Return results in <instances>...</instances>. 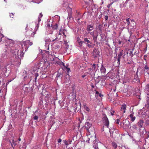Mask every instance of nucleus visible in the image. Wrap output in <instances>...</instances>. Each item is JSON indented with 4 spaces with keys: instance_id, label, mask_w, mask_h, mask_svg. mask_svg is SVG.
<instances>
[{
    "instance_id": "1",
    "label": "nucleus",
    "mask_w": 149,
    "mask_h": 149,
    "mask_svg": "<svg viewBox=\"0 0 149 149\" xmlns=\"http://www.w3.org/2000/svg\"><path fill=\"white\" fill-rule=\"evenodd\" d=\"M139 130L141 138L146 139L149 137V135L147 133L145 128L139 129Z\"/></svg>"
},
{
    "instance_id": "2",
    "label": "nucleus",
    "mask_w": 149,
    "mask_h": 149,
    "mask_svg": "<svg viewBox=\"0 0 149 149\" xmlns=\"http://www.w3.org/2000/svg\"><path fill=\"white\" fill-rule=\"evenodd\" d=\"M85 128L90 133L91 132H93L94 130V127L92 126V124L88 122L85 123Z\"/></svg>"
},
{
    "instance_id": "3",
    "label": "nucleus",
    "mask_w": 149,
    "mask_h": 149,
    "mask_svg": "<svg viewBox=\"0 0 149 149\" xmlns=\"http://www.w3.org/2000/svg\"><path fill=\"white\" fill-rule=\"evenodd\" d=\"M84 43L89 48H93L95 46V44L89 40L87 38H85L84 39Z\"/></svg>"
},
{
    "instance_id": "4",
    "label": "nucleus",
    "mask_w": 149,
    "mask_h": 149,
    "mask_svg": "<svg viewBox=\"0 0 149 149\" xmlns=\"http://www.w3.org/2000/svg\"><path fill=\"white\" fill-rule=\"evenodd\" d=\"M104 116L102 118V120L104 125L106 126L107 128H109V122L107 117L106 115L104 114H103Z\"/></svg>"
},
{
    "instance_id": "5",
    "label": "nucleus",
    "mask_w": 149,
    "mask_h": 149,
    "mask_svg": "<svg viewBox=\"0 0 149 149\" xmlns=\"http://www.w3.org/2000/svg\"><path fill=\"white\" fill-rule=\"evenodd\" d=\"M143 73L145 76H149V67L147 65L143 69Z\"/></svg>"
},
{
    "instance_id": "6",
    "label": "nucleus",
    "mask_w": 149,
    "mask_h": 149,
    "mask_svg": "<svg viewBox=\"0 0 149 149\" xmlns=\"http://www.w3.org/2000/svg\"><path fill=\"white\" fill-rule=\"evenodd\" d=\"M100 71L102 76H104L106 74V69L103 65L102 64L100 68Z\"/></svg>"
},
{
    "instance_id": "7",
    "label": "nucleus",
    "mask_w": 149,
    "mask_h": 149,
    "mask_svg": "<svg viewBox=\"0 0 149 149\" xmlns=\"http://www.w3.org/2000/svg\"><path fill=\"white\" fill-rule=\"evenodd\" d=\"M99 52L98 50L96 48H94L93 52V55L94 58L97 57L99 55Z\"/></svg>"
},
{
    "instance_id": "8",
    "label": "nucleus",
    "mask_w": 149,
    "mask_h": 149,
    "mask_svg": "<svg viewBox=\"0 0 149 149\" xmlns=\"http://www.w3.org/2000/svg\"><path fill=\"white\" fill-rule=\"evenodd\" d=\"M143 123L144 121L143 120H139L137 123V125L139 127V129H142L144 128V127H143Z\"/></svg>"
},
{
    "instance_id": "9",
    "label": "nucleus",
    "mask_w": 149,
    "mask_h": 149,
    "mask_svg": "<svg viewBox=\"0 0 149 149\" xmlns=\"http://www.w3.org/2000/svg\"><path fill=\"white\" fill-rule=\"evenodd\" d=\"M124 53V51L123 50H120L118 56L117 63L119 64H120V59L121 58V56H122Z\"/></svg>"
},
{
    "instance_id": "10",
    "label": "nucleus",
    "mask_w": 149,
    "mask_h": 149,
    "mask_svg": "<svg viewBox=\"0 0 149 149\" xmlns=\"http://www.w3.org/2000/svg\"><path fill=\"white\" fill-rule=\"evenodd\" d=\"M94 29V25L93 24L88 25L87 26L86 30L88 33H90V31L93 30Z\"/></svg>"
},
{
    "instance_id": "11",
    "label": "nucleus",
    "mask_w": 149,
    "mask_h": 149,
    "mask_svg": "<svg viewBox=\"0 0 149 149\" xmlns=\"http://www.w3.org/2000/svg\"><path fill=\"white\" fill-rule=\"evenodd\" d=\"M123 125L127 127L129 129L131 128V126L130 125V123L127 120H125V122L123 123Z\"/></svg>"
},
{
    "instance_id": "12",
    "label": "nucleus",
    "mask_w": 149,
    "mask_h": 149,
    "mask_svg": "<svg viewBox=\"0 0 149 149\" xmlns=\"http://www.w3.org/2000/svg\"><path fill=\"white\" fill-rule=\"evenodd\" d=\"M24 90V92L26 93H28L30 90L29 86V85H25L23 88Z\"/></svg>"
},
{
    "instance_id": "13",
    "label": "nucleus",
    "mask_w": 149,
    "mask_h": 149,
    "mask_svg": "<svg viewBox=\"0 0 149 149\" xmlns=\"http://www.w3.org/2000/svg\"><path fill=\"white\" fill-rule=\"evenodd\" d=\"M137 74V72H136V74L134 76V81L136 82L139 83L140 80L138 77V75Z\"/></svg>"
},
{
    "instance_id": "14",
    "label": "nucleus",
    "mask_w": 149,
    "mask_h": 149,
    "mask_svg": "<svg viewBox=\"0 0 149 149\" xmlns=\"http://www.w3.org/2000/svg\"><path fill=\"white\" fill-rule=\"evenodd\" d=\"M145 119L146 121L145 122V125L146 126L149 125V115L146 116Z\"/></svg>"
},
{
    "instance_id": "15",
    "label": "nucleus",
    "mask_w": 149,
    "mask_h": 149,
    "mask_svg": "<svg viewBox=\"0 0 149 149\" xmlns=\"http://www.w3.org/2000/svg\"><path fill=\"white\" fill-rule=\"evenodd\" d=\"M98 68V65L97 64H94L92 66V70L96 72Z\"/></svg>"
},
{
    "instance_id": "16",
    "label": "nucleus",
    "mask_w": 149,
    "mask_h": 149,
    "mask_svg": "<svg viewBox=\"0 0 149 149\" xmlns=\"http://www.w3.org/2000/svg\"><path fill=\"white\" fill-rule=\"evenodd\" d=\"M43 96L45 97H48L49 95V93L48 92L46 91L45 92H43L42 93Z\"/></svg>"
},
{
    "instance_id": "17",
    "label": "nucleus",
    "mask_w": 149,
    "mask_h": 149,
    "mask_svg": "<svg viewBox=\"0 0 149 149\" xmlns=\"http://www.w3.org/2000/svg\"><path fill=\"white\" fill-rule=\"evenodd\" d=\"M132 113L131 112V114L130 115V117L131 118V121L133 122L135 120L136 117L133 116L134 113L132 112Z\"/></svg>"
},
{
    "instance_id": "18",
    "label": "nucleus",
    "mask_w": 149,
    "mask_h": 149,
    "mask_svg": "<svg viewBox=\"0 0 149 149\" xmlns=\"http://www.w3.org/2000/svg\"><path fill=\"white\" fill-rule=\"evenodd\" d=\"M126 109V106L125 104L121 106V111H123V113H125V110Z\"/></svg>"
},
{
    "instance_id": "19",
    "label": "nucleus",
    "mask_w": 149,
    "mask_h": 149,
    "mask_svg": "<svg viewBox=\"0 0 149 149\" xmlns=\"http://www.w3.org/2000/svg\"><path fill=\"white\" fill-rule=\"evenodd\" d=\"M56 63L60 65V66L61 67L63 66H65L64 63L60 60L56 61Z\"/></svg>"
},
{
    "instance_id": "20",
    "label": "nucleus",
    "mask_w": 149,
    "mask_h": 149,
    "mask_svg": "<svg viewBox=\"0 0 149 149\" xmlns=\"http://www.w3.org/2000/svg\"><path fill=\"white\" fill-rule=\"evenodd\" d=\"M15 142L14 141V140H12V141H10V143H11V145L12 147L14 149V147L16 145V143H15Z\"/></svg>"
},
{
    "instance_id": "21",
    "label": "nucleus",
    "mask_w": 149,
    "mask_h": 149,
    "mask_svg": "<svg viewBox=\"0 0 149 149\" xmlns=\"http://www.w3.org/2000/svg\"><path fill=\"white\" fill-rule=\"evenodd\" d=\"M98 36V33L96 35H94L92 36L93 40L94 42H95L97 40V37Z\"/></svg>"
},
{
    "instance_id": "22",
    "label": "nucleus",
    "mask_w": 149,
    "mask_h": 149,
    "mask_svg": "<svg viewBox=\"0 0 149 149\" xmlns=\"http://www.w3.org/2000/svg\"><path fill=\"white\" fill-rule=\"evenodd\" d=\"M64 45H65V47L67 49H68L69 45H68V42L66 40H65L64 41Z\"/></svg>"
},
{
    "instance_id": "23",
    "label": "nucleus",
    "mask_w": 149,
    "mask_h": 149,
    "mask_svg": "<svg viewBox=\"0 0 149 149\" xmlns=\"http://www.w3.org/2000/svg\"><path fill=\"white\" fill-rule=\"evenodd\" d=\"M37 70H38V71H36H36L37 73H35V74L34 75L35 77V78H34V81H35V82H36V80L37 79V77H38L39 75L37 73V72L38 71V69H37Z\"/></svg>"
},
{
    "instance_id": "24",
    "label": "nucleus",
    "mask_w": 149,
    "mask_h": 149,
    "mask_svg": "<svg viewBox=\"0 0 149 149\" xmlns=\"http://www.w3.org/2000/svg\"><path fill=\"white\" fill-rule=\"evenodd\" d=\"M42 16L43 15L42 14V13H40V15H39L38 18V22H39L41 21V18L42 17Z\"/></svg>"
},
{
    "instance_id": "25",
    "label": "nucleus",
    "mask_w": 149,
    "mask_h": 149,
    "mask_svg": "<svg viewBox=\"0 0 149 149\" xmlns=\"http://www.w3.org/2000/svg\"><path fill=\"white\" fill-rule=\"evenodd\" d=\"M52 27L54 29H56L58 28V26L57 24H55L54 25H52Z\"/></svg>"
},
{
    "instance_id": "26",
    "label": "nucleus",
    "mask_w": 149,
    "mask_h": 149,
    "mask_svg": "<svg viewBox=\"0 0 149 149\" xmlns=\"http://www.w3.org/2000/svg\"><path fill=\"white\" fill-rule=\"evenodd\" d=\"M93 147L94 148V149H99L98 147V143H95L93 145Z\"/></svg>"
},
{
    "instance_id": "27",
    "label": "nucleus",
    "mask_w": 149,
    "mask_h": 149,
    "mask_svg": "<svg viewBox=\"0 0 149 149\" xmlns=\"http://www.w3.org/2000/svg\"><path fill=\"white\" fill-rule=\"evenodd\" d=\"M132 127L134 129L136 130V131L138 130V127L136 125L134 124L133 125Z\"/></svg>"
},
{
    "instance_id": "28",
    "label": "nucleus",
    "mask_w": 149,
    "mask_h": 149,
    "mask_svg": "<svg viewBox=\"0 0 149 149\" xmlns=\"http://www.w3.org/2000/svg\"><path fill=\"white\" fill-rule=\"evenodd\" d=\"M112 145L114 149H116L117 148V145L116 143L115 142H113L112 143Z\"/></svg>"
},
{
    "instance_id": "29",
    "label": "nucleus",
    "mask_w": 149,
    "mask_h": 149,
    "mask_svg": "<svg viewBox=\"0 0 149 149\" xmlns=\"http://www.w3.org/2000/svg\"><path fill=\"white\" fill-rule=\"evenodd\" d=\"M26 43L29 45L30 46H31L33 45V43L32 42H31L30 40H28L26 42Z\"/></svg>"
},
{
    "instance_id": "30",
    "label": "nucleus",
    "mask_w": 149,
    "mask_h": 149,
    "mask_svg": "<svg viewBox=\"0 0 149 149\" xmlns=\"http://www.w3.org/2000/svg\"><path fill=\"white\" fill-rule=\"evenodd\" d=\"M118 0H112V1H113L111 3H110L108 5H107V8H109L112 5V4L114 2H115V1H116Z\"/></svg>"
},
{
    "instance_id": "31",
    "label": "nucleus",
    "mask_w": 149,
    "mask_h": 149,
    "mask_svg": "<svg viewBox=\"0 0 149 149\" xmlns=\"http://www.w3.org/2000/svg\"><path fill=\"white\" fill-rule=\"evenodd\" d=\"M84 109L88 112H89V111L90 110L89 108L85 105L84 106Z\"/></svg>"
},
{
    "instance_id": "32",
    "label": "nucleus",
    "mask_w": 149,
    "mask_h": 149,
    "mask_svg": "<svg viewBox=\"0 0 149 149\" xmlns=\"http://www.w3.org/2000/svg\"><path fill=\"white\" fill-rule=\"evenodd\" d=\"M131 19L130 18H128L126 20V22L127 23L128 25H129L130 24V20Z\"/></svg>"
},
{
    "instance_id": "33",
    "label": "nucleus",
    "mask_w": 149,
    "mask_h": 149,
    "mask_svg": "<svg viewBox=\"0 0 149 149\" xmlns=\"http://www.w3.org/2000/svg\"><path fill=\"white\" fill-rule=\"evenodd\" d=\"M30 32L31 33L30 36L31 37H34V35L36 33V32L31 31H30Z\"/></svg>"
},
{
    "instance_id": "34",
    "label": "nucleus",
    "mask_w": 149,
    "mask_h": 149,
    "mask_svg": "<svg viewBox=\"0 0 149 149\" xmlns=\"http://www.w3.org/2000/svg\"><path fill=\"white\" fill-rule=\"evenodd\" d=\"M78 42L79 45L81 47L82 46V44L84 43V41H79V40H78Z\"/></svg>"
},
{
    "instance_id": "35",
    "label": "nucleus",
    "mask_w": 149,
    "mask_h": 149,
    "mask_svg": "<svg viewBox=\"0 0 149 149\" xmlns=\"http://www.w3.org/2000/svg\"><path fill=\"white\" fill-rule=\"evenodd\" d=\"M64 144L66 146V147L69 145V143H68V141L67 140H65L64 141Z\"/></svg>"
},
{
    "instance_id": "36",
    "label": "nucleus",
    "mask_w": 149,
    "mask_h": 149,
    "mask_svg": "<svg viewBox=\"0 0 149 149\" xmlns=\"http://www.w3.org/2000/svg\"><path fill=\"white\" fill-rule=\"evenodd\" d=\"M145 90L149 92V84H148L146 85V87Z\"/></svg>"
},
{
    "instance_id": "37",
    "label": "nucleus",
    "mask_w": 149,
    "mask_h": 149,
    "mask_svg": "<svg viewBox=\"0 0 149 149\" xmlns=\"http://www.w3.org/2000/svg\"><path fill=\"white\" fill-rule=\"evenodd\" d=\"M66 31V30L65 29H63V31L62 30V32L63 34V35L65 36H66V35H65V32Z\"/></svg>"
},
{
    "instance_id": "38",
    "label": "nucleus",
    "mask_w": 149,
    "mask_h": 149,
    "mask_svg": "<svg viewBox=\"0 0 149 149\" xmlns=\"http://www.w3.org/2000/svg\"><path fill=\"white\" fill-rule=\"evenodd\" d=\"M61 73H58L56 76V78H59L61 77Z\"/></svg>"
},
{
    "instance_id": "39",
    "label": "nucleus",
    "mask_w": 149,
    "mask_h": 149,
    "mask_svg": "<svg viewBox=\"0 0 149 149\" xmlns=\"http://www.w3.org/2000/svg\"><path fill=\"white\" fill-rule=\"evenodd\" d=\"M80 16H81V15L79 13H78L75 16V19H77V18H78V17H80Z\"/></svg>"
},
{
    "instance_id": "40",
    "label": "nucleus",
    "mask_w": 149,
    "mask_h": 149,
    "mask_svg": "<svg viewBox=\"0 0 149 149\" xmlns=\"http://www.w3.org/2000/svg\"><path fill=\"white\" fill-rule=\"evenodd\" d=\"M38 24L37 26H36L35 27L34 30V32H36L38 30Z\"/></svg>"
},
{
    "instance_id": "41",
    "label": "nucleus",
    "mask_w": 149,
    "mask_h": 149,
    "mask_svg": "<svg viewBox=\"0 0 149 149\" xmlns=\"http://www.w3.org/2000/svg\"><path fill=\"white\" fill-rule=\"evenodd\" d=\"M9 14H10V17L13 18V16H14V15L15 13H9Z\"/></svg>"
},
{
    "instance_id": "42",
    "label": "nucleus",
    "mask_w": 149,
    "mask_h": 149,
    "mask_svg": "<svg viewBox=\"0 0 149 149\" xmlns=\"http://www.w3.org/2000/svg\"><path fill=\"white\" fill-rule=\"evenodd\" d=\"M146 106L148 109H149V101H147V104H146Z\"/></svg>"
},
{
    "instance_id": "43",
    "label": "nucleus",
    "mask_w": 149,
    "mask_h": 149,
    "mask_svg": "<svg viewBox=\"0 0 149 149\" xmlns=\"http://www.w3.org/2000/svg\"><path fill=\"white\" fill-rule=\"evenodd\" d=\"M64 101H62L61 102V104H60V106L61 107H63L64 106Z\"/></svg>"
},
{
    "instance_id": "44",
    "label": "nucleus",
    "mask_w": 149,
    "mask_h": 149,
    "mask_svg": "<svg viewBox=\"0 0 149 149\" xmlns=\"http://www.w3.org/2000/svg\"><path fill=\"white\" fill-rule=\"evenodd\" d=\"M102 26L101 25H100V24L99 25L98 28H99V29L100 30V31H102Z\"/></svg>"
},
{
    "instance_id": "45",
    "label": "nucleus",
    "mask_w": 149,
    "mask_h": 149,
    "mask_svg": "<svg viewBox=\"0 0 149 149\" xmlns=\"http://www.w3.org/2000/svg\"><path fill=\"white\" fill-rule=\"evenodd\" d=\"M38 116H35L33 117V119L35 120H38Z\"/></svg>"
},
{
    "instance_id": "46",
    "label": "nucleus",
    "mask_w": 149,
    "mask_h": 149,
    "mask_svg": "<svg viewBox=\"0 0 149 149\" xmlns=\"http://www.w3.org/2000/svg\"><path fill=\"white\" fill-rule=\"evenodd\" d=\"M89 33L90 34V35H91V36H92L94 35V31H93L92 32H90V33Z\"/></svg>"
},
{
    "instance_id": "47",
    "label": "nucleus",
    "mask_w": 149,
    "mask_h": 149,
    "mask_svg": "<svg viewBox=\"0 0 149 149\" xmlns=\"http://www.w3.org/2000/svg\"><path fill=\"white\" fill-rule=\"evenodd\" d=\"M120 120L119 119H117L116 121V123L117 124H119V121Z\"/></svg>"
},
{
    "instance_id": "48",
    "label": "nucleus",
    "mask_w": 149,
    "mask_h": 149,
    "mask_svg": "<svg viewBox=\"0 0 149 149\" xmlns=\"http://www.w3.org/2000/svg\"><path fill=\"white\" fill-rule=\"evenodd\" d=\"M109 132L110 134H113V131L112 129H110V128H109Z\"/></svg>"
},
{
    "instance_id": "49",
    "label": "nucleus",
    "mask_w": 149,
    "mask_h": 149,
    "mask_svg": "<svg viewBox=\"0 0 149 149\" xmlns=\"http://www.w3.org/2000/svg\"><path fill=\"white\" fill-rule=\"evenodd\" d=\"M68 65H67V66L66 67L65 66H64L65 68H66L67 70V71L68 72L70 70V69L69 68H68Z\"/></svg>"
},
{
    "instance_id": "50",
    "label": "nucleus",
    "mask_w": 149,
    "mask_h": 149,
    "mask_svg": "<svg viewBox=\"0 0 149 149\" xmlns=\"http://www.w3.org/2000/svg\"><path fill=\"white\" fill-rule=\"evenodd\" d=\"M68 141V143H69V144H71L72 142V140L69 139L67 141Z\"/></svg>"
},
{
    "instance_id": "51",
    "label": "nucleus",
    "mask_w": 149,
    "mask_h": 149,
    "mask_svg": "<svg viewBox=\"0 0 149 149\" xmlns=\"http://www.w3.org/2000/svg\"><path fill=\"white\" fill-rule=\"evenodd\" d=\"M114 112H115L114 111H113V110L111 111V115L112 116H113V115H114Z\"/></svg>"
},
{
    "instance_id": "52",
    "label": "nucleus",
    "mask_w": 149,
    "mask_h": 149,
    "mask_svg": "<svg viewBox=\"0 0 149 149\" xmlns=\"http://www.w3.org/2000/svg\"><path fill=\"white\" fill-rule=\"evenodd\" d=\"M139 93L138 94V95H136V98H139L140 100H141V98H140V97L139 95Z\"/></svg>"
},
{
    "instance_id": "53",
    "label": "nucleus",
    "mask_w": 149,
    "mask_h": 149,
    "mask_svg": "<svg viewBox=\"0 0 149 149\" xmlns=\"http://www.w3.org/2000/svg\"><path fill=\"white\" fill-rule=\"evenodd\" d=\"M12 81V80H8V82L6 83V85H7L8 84L9 82H10Z\"/></svg>"
},
{
    "instance_id": "54",
    "label": "nucleus",
    "mask_w": 149,
    "mask_h": 149,
    "mask_svg": "<svg viewBox=\"0 0 149 149\" xmlns=\"http://www.w3.org/2000/svg\"><path fill=\"white\" fill-rule=\"evenodd\" d=\"M104 19L105 20H107L108 19V16L107 15L105 16L104 17Z\"/></svg>"
},
{
    "instance_id": "55",
    "label": "nucleus",
    "mask_w": 149,
    "mask_h": 149,
    "mask_svg": "<svg viewBox=\"0 0 149 149\" xmlns=\"http://www.w3.org/2000/svg\"><path fill=\"white\" fill-rule=\"evenodd\" d=\"M127 147H126L125 146H122V149H126Z\"/></svg>"
},
{
    "instance_id": "56",
    "label": "nucleus",
    "mask_w": 149,
    "mask_h": 149,
    "mask_svg": "<svg viewBox=\"0 0 149 149\" xmlns=\"http://www.w3.org/2000/svg\"><path fill=\"white\" fill-rule=\"evenodd\" d=\"M100 81L99 80H96L95 81V84H97Z\"/></svg>"
},
{
    "instance_id": "57",
    "label": "nucleus",
    "mask_w": 149,
    "mask_h": 149,
    "mask_svg": "<svg viewBox=\"0 0 149 149\" xmlns=\"http://www.w3.org/2000/svg\"><path fill=\"white\" fill-rule=\"evenodd\" d=\"M81 17V16H80V17H78V18H77V19H76L78 21L80 19V18Z\"/></svg>"
},
{
    "instance_id": "58",
    "label": "nucleus",
    "mask_w": 149,
    "mask_h": 149,
    "mask_svg": "<svg viewBox=\"0 0 149 149\" xmlns=\"http://www.w3.org/2000/svg\"><path fill=\"white\" fill-rule=\"evenodd\" d=\"M25 30L27 32V31L28 30V25H26V28H25Z\"/></svg>"
},
{
    "instance_id": "59",
    "label": "nucleus",
    "mask_w": 149,
    "mask_h": 149,
    "mask_svg": "<svg viewBox=\"0 0 149 149\" xmlns=\"http://www.w3.org/2000/svg\"><path fill=\"white\" fill-rule=\"evenodd\" d=\"M62 141V140L61 139H59L58 140V143H60Z\"/></svg>"
},
{
    "instance_id": "60",
    "label": "nucleus",
    "mask_w": 149,
    "mask_h": 149,
    "mask_svg": "<svg viewBox=\"0 0 149 149\" xmlns=\"http://www.w3.org/2000/svg\"><path fill=\"white\" fill-rule=\"evenodd\" d=\"M118 44L119 45H120L121 43V42H122L120 40H118Z\"/></svg>"
},
{
    "instance_id": "61",
    "label": "nucleus",
    "mask_w": 149,
    "mask_h": 149,
    "mask_svg": "<svg viewBox=\"0 0 149 149\" xmlns=\"http://www.w3.org/2000/svg\"><path fill=\"white\" fill-rule=\"evenodd\" d=\"M86 76V74H84L82 75L81 77L82 78H84Z\"/></svg>"
},
{
    "instance_id": "62",
    "label": "nucleus",
    "mask_w": 149,
    "mask_h": 149,
    "mask_svg": "<svg viewBox=\"0 0 149 149\" xmlns=\"http://www.w3.org/2000/svg\"><path fill=\"white\" fill-rule=\"evenodd\" d=\"M62 29H61L60 30H59V35H61V32L62 31Z\"/></svg>"
},
{
    "instance_id": "63",
    "label": "nucleus",
    "mask_w": 149,
    "mask_h": 149,
    "mask_svg": "<svg viewBox=\"0 0 149 149\" xmlns=\"http://www.w3.org/2000/svg\"><path fill=\"white\" fill-rule=\"evenodd\" d=\"M23 73L24 74V75L25 74L26 75L27 74V72L24 71Z\"/></svg>"
},
{
    "instance_id": "64",
    "label": "nucleus",
    "mask_w": 149,
    "mask_h": 149,
    "mask_svg": "<svg viewBox=\"0 0 149 149\" xmlns=\"http://www.w3.org/2000/svg\"><path fill=\"white\" fill-rule=\"evenodd\" d=\"M27 78V76H25L24 77V80H25Z\"/></svg>"
}]
</instances>
